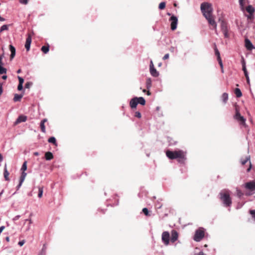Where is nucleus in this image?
<instances>
[{"instance_id": "obj_1", "label": "nucleus", "mask_w": 255, "mask_h": 255, "mask_svg": "<svg viewBox=\"0 0 255 255\" xmlns=\"http://www.w3.org/2000/svg\"><path fill=\"white\" fill-rule=\"evenodd\" d=\"M201 10L204 16L207 20L210 25H212L215 29L217 28V24L212 15L213 8L211 3L204 2L201 4Z\"/></svg>"}, {"instance_id": "obj_2", "label": "nucleus", "mask_w": 255, "mask_h": 255, "mask_svg": "<svg viewBox=\"0 0 255 255\" xmlns=\"http://www.w3.org/2000/svg\"><path fill=\"white\" fill-rule=\"evenodd\" d=\"M166 156L171 159L178 158L179 162L183 163L185 160V154L182 150L172 151L167 150L166 152Z\"/></svg>"}, {"instance_id": "obj_3", "label": "nucleus", "mask_w": 255, "mask_h": 255, "mask_svg": "<svg viewBox=\"0 0 255 255\" xmlns=\"http://www.w3.org/2000/svg\"><path fill=\"white\" fill-rule=\"evenodd\" d=\"M219 195L220 198L225 206L230 207L231 206L232 202L230 195V191L223 190L220 192Z\"/></svg>"}, {"instance_id": "obj_4", "label": "nucleus", "mask_w": 255, "mask_h": 255, "mask_svg": "<svg viewBox=\"0 0 255 255\" xmlns=\"http://www.w3.org/2000/svg\"><path fill=\"white\" fill-rule=\"evenodd\" d=\"M204 237V231L202 229H199L195 232L194 237V241L200 242Z\"/></svg>"}, {"instance_id": "obj_5", "label": "nucleus", "mask_w": 255, "mask_h": 255, "mask_svg": "<svg viewBox=\"0 0 255 255\" xmlns=\"http://www.w3.org/2000/svg\"><path fill=\"white\" fill-rule=\"evenodd\" d=\"M236 113L235 115V119L237 120L238 121L240 122V124L242 125H246V119L244 118L243 116H242L239 112V111L238 110L237 108H236Z\"/></svg>"}, {"instance_id": "obj_6", "label": "nucleus", "mask_w": 255, "mask_h": 255, "mask_svg": "<svg viewBox=\"0 0 255 255\" xmlns=\"http://www.w3.org/2000/svg\"><path fill=\"white\" fill-rule=\"evenodd\" d=\"M170 235L168 232L164 231L162 234V241L165 246H168L169 244Z\"/></svg>"}, {"instance_id": "obj_7", "label": "nucleus", "mask_w": 255, "mask_h": 255, "mask_svg": "<svg viewBox=\"0 0 255 255\" xmlns=\"http://www.w3.org/2000/svg\"><path fill=\"white\" fill-rule=\"evenodd\" d=\"M171 21V29L172 30H174L177 28L178 19L177 17L174 15H172L170 18Z\"/></svg>"}, {"instance_id": "obj_8", "label": "nucleus", "mask_w": 255, "mask_h": 255, "mask_svg": "<svg viewBox=\"0 0 255 255\" xmlns=\"http://www.w3.org/2000/svg\"><path fill=\"white\" fill-rule=\"evenodd\" d=\"M221 30L224 35L225 37L228 38L229 35L228 34V28L227 23L224 21L221 23Z\"/></svg>"}, {"instance_id": "obj_9", "label": "nucleus", "mask_w": 255, "mask_h": 255, "mask_svg": "<svg viewBox=\"0 0 255 255\" xmlns=\"http://www.w3.org/2000/svg\"><path fill=\"white\" fill-rule=\"evenodd\" d=\"M26 175H27V173L26 172H25V171H22V172L21 173V174L20 175V177L19 184L16 186V190H19V189L21 186L23 181L25 180V177L26 176Z\"/></svg>"}, {"instance_id": "obj_10", "label": "nucleus", "mask_w": 255, "mask_h": 255, "mask_svg": "<svg viewBox=\"0 0 255 255\" xmlns=\"http://www.w3.org/2000/svg\"><path fill=\"white\" fill-rule=\"evenodd\" d=\"M250 158H251V157L250 155H249V156H247L245 159H241V164L242 165H245L248 161H250ZM252 167V165L251 161H250V165H249V168L247 169V171L248 172H249L251 171Z\"/></svg>"}, {"instance_id": "obj_11", "label": "nucleus", "mask_w": 255, "mask_h": 255, "mask_svg": "<svg viewBox=\"0 0 255 255\" xmlns=\"http://www.w3.org/2000/svg\"><path fill=\"white\" fill-rule=\"evenodd\" d=\"M31 41H32L31 36L30 35V34H28L27 35V37L26 38V42L25 44V47L27 51H29L30 49Z\"/></svg>"}, {"instance_id": "obj_12", "label": "nucleus", "mask_w": 255, "mask_h": 255, "mask_svg": "<svg viewBox=\"0 0 255 255\" xmlns=\"http://www.w3.org/2000/svg\"><path fill=\"white\" fill-rule=\"evenodd\" d=\"M245 188L251 190H255V181H252L246 183Z\"/></svg>"}, {"instance_id": "obj_13", "label": "nucleus", "mask_w": 255, "mask_h": 255, "mask_svg": "<svg viewBox=\"0 0 255 255\" xmlns=\"http://www.w3.org/2000/svg\"><path fill=\"white\" fill-rule=\"evenodd\" d=\"M245 46L246 48L249 50H251L254 48V45L251 41L248 38L245 39Z\"/></svg>"}, {"instance_id": "obj_14", "label": "nucleus", "mask_w": 255, "mask_h": 255, "mask_svg": "<svg viewBox=\"0 0 255 255\" xmlns=\"http://www.w3.org/2000/svg\"><path fill=\"white\" fill-rule=\"evenodd\" d=\"M178 237V233L175 230H172L171 232V237L170 239L171 242L174 243L177 240Z\"/></svg>"}, {"instance_id": "obj_15", "label": "nucleus", "mask_w": 255, "mask_h": 255, "mask_svg": "<svg viewBox=\"0 0 255 255\" xmlns=\"http://www.w3.org/2000/svg\"><path fill=\"white\" fill-rule=\"evenodd\" d=\"M27 120V117L23 115L19 116L15 122V124H18L21 122H24Z\"/></svg>"}, {"instance_id": "obj_16", "label": "nucleus", "mask_w": 255, "mask_h": 255, "mask_svg": "<svg viewBox=\"0 0 255 255\" xmlns=\"http://www.w3.org/2000/svg\"><path fill=\"white\" fill-rule=\"evenodd\" d=\"M215 55L217 56V60L219 62L220 66H221V67L223 68V63L220 57V52L216 47L215 48Z\"/></svg>"}, {"instance_id": "obj_17", "label": "nucleus", "mask_w": 255, "mask_h": 255, "mask_svg": "<svg viewBox=\"0 0 255 255\" xmlns=\"http://www.w3.org/2000/svg\"><path fill=\"white\" fill-rule=\"evenodd\" d=\"M137 104V97L132 98L130 101V106L132 109L135 108Z\"/></svg>"}, {"instance_id": "obj_18", "label": "nucleus", "mask_w": 255, "mask_h": 255, "mask_svg": "<svg viewBox=\"0 0 255 255\" xmlns=\"http://www.w3.org/2000/svg\"><path fill=\"white\" fill-rule=\"evenodd\" d=\"M9 50L11 52L10 60H12L15 55V48L12 45H9Z\"/></svg>"}, {"instance_id": "obj_19", "label": "nucleus", "mask_w": 255, "mask_h": 255, "mask_svg": "<svg viewBox=\"0 0 255 255\" xmlns=\"http://www.w3.org/2000/svg\"><path fill=\"white\" fill-rule=\"evenodd\" d=\"M149 70L150 73L152 76L154 77H157L158 76L159 73L157 71L155 68H149Z\"/></svg>"}, {"instance_id": "obj_20", "label": "nucleus", "mask_w": 255, "mask_h": 255, "mask_svg": "<svg viewBox=\"0 0 255 255\" xmlns=\"http://www.w3.org/2000/svg\"><path fill=\"white\" fill-rule=\"evenodd\" d=\"M9 174V173L6 168V165H5L4 168L3 176H4V178L6 181H9V178H8Z\"/></svg>"}, {"instance_id": "obj_21", "label": "nucleus", "mask_w": 255, "mask_h": 255, "mask_svg": "<svg viewBox=\"0 0 255 255\" xmlns=\"http://www.w3.org/2000/svg\"><path fill=\"white\" fill-rule=\"evenodd\" d=\"M45 157L47 160H50L53 158V155L51 152H47L45 154Z\"/></svg>"}, {"instance_id": "obj_22", "label": "nucleus", "mask_w": 255, "mask_h": 255, "mask_svg": "<svg viewBox=\"0 0 255 255\" xmlns=\"http://www.w3.org/2000/svg\"><path fill=\"white\" fill-rule=\"evenodd\" d=\"M246 10L249 14L252 15L255 12V9L252 5H249L247 7Z\"/></svg>"}, {"instance_id": "obj_23", "label": "nucleus", "mask_w": 255, "mask_h": 255, "mask_svg": "<svg viewBox=\"0 0 255 255\" xmlns=\"http://www.w3.org/2000/svg\"><path fill=\"white\" fill-rule=\"evenodd\" d=\"M222 100L224 104H226L228 100V94L227 93H224L222 96Z\"/></svg>"}, {"instance_id": "obj_24", "label": "nucleus", "mask_w": 255, "mask_h": 255, "mask_svg": "<svg viewBox=\"0 0 255 255\" xmlns=\"http://www.w3.org/2000/svg\"><path fill=\"white\" fill-rule=\"evenodd\" d=\"M137 100L138 104L141 105H144L145 104V100L143 97H137Z\"/></svg>"}, {"instance_id": "obj_25", "label": "nucleus", "mask_w": 255, "mask_h": 255, "mask_svg": "<svg viewBox=\"0 0 255 255\" xmlns=\"http://www.w3.org/2000/svg\"><path fill=\"white\" fill-rule=\"evenodd\" d=\"M22 97H23L22 95H18V94H15L14 95L13 101L14 102L19 101H20V100L21 99Z\"/></svg>"}, {"instance_id": "obj_26", "label": "nucleus", "mask_w": 255, "mask_h": 255, "mask_svg": "<svg viewBox=\"0 0 255 255\" xmlns=\"http://www.w3.org/2000/svg\"><path fill=\"white\" fill-rule=\"evenodd\" d=\"M235 94H236V97L238 98H240L242 96V92H241V90H240V89H239V88L235 89Z\"/></svg>"}, {"instance_id": "obj_27", "label": "nucleus", "mask_w": 255, "mask_h": 255, "mask_svg": "<svg viewBox=\"0 0 255 255\" xmlns=\"http://www.w3.org/2000/svg\"><path fill=\"white\" fill-rule=\"evenodd\" d=\"M151 80L150 78H148L146 81V87L147 89H149L151 87Z\"/></svg>"}, {"instance_id": "obj_28", "label": "nucleus", "mask_w": 255, "mask_h": 255, "mask_svg": "<svg viewBox=\"0 0 255 255\" xmlns=\"http://www.w3.org/2000/svg\"><path fill=\"white\" fill-rule=\"evenodd\" d=\"M49 46H43L41 48V50L44 53H47L49 51Z\"/></svg>"}, {"instance_id": "obj_29", "label": "nucleus", "mask_w": 255, "mask_h": 255, "mask_svg": "<svg viewBox=\"0 0 255 255\" xmlns=\"http://www.w3.org/2000/svg\"><path fill=\"white\" fill-rule=\"evenodd\" d=\"M48 142H50V143H52L53 144H54L55 145H56V138L52 136V137H50L48 140Z\"/></svg>"}, {"instance_id": "obj_30", "label": "nucleus", "mask_w": 255, "mask_h": 255, "mask_svg": "<svg viewBox=\"0 0 255 255\" xmlns=\"http://www.w3.org/2000/svg\"><path fill=\"white\" fill-rule=\"evenodd\" d=\"M43 194V187H38V196L39 198H41Z\"/></svg>"}, {"instance_id": "obj_31", "label": "nucleus", "mask_w": 255, "mask_h": 255, "mask_svg": "<svg viewBox=\"0 0 255 255\" xmlns=\"http://www.w3.org/2000/svg\"><path fill=\"white\" fill-rule=\"evenodd\" d=\"M8 30V25L4 24L1 26L0 28V32H1L4 30Z\"/></svg>"}, {"instance_id": "obj_32", "label": "nucleus", "mask_w": 255, "mask_h": 255, "mask_svg": "<svg viewBox=\"0 0 255 255\" xmlns=\"http://www.w3.org/2000/svg\"><path fill=\"white\" fill-rule=\"evenodd\" d=\"M7 70L2 66L0 67V74H6Z\"/></svg>"}, {"instance_id": "obj_33", "label": "nucleus", "mask_w": 255, "mask_h": 255, "mask_svg": "<svg viewBox=\"0 0 255 255\" xmlns=\"http://www.w3.org/2000/svg\"><path fill=\"white\" fill-rule=\"evenodd\" d=\"M27 169V162L25 161L23 162L22 167L21 168V170L25 171Z\"/></svg>"}, {"instance_id": "obj_34", "label": "nucleus", "mask_w": 255, "mask_h": 255, "mask_svg": "<svg viewBox=\"0 0 255 255\" xmlns=\"http://www.w3.org/2000/svg\"><path fill=\"white\" fill-rule=\"evenodd\" d=\"M40 128H41L42 132L45 133L46 131V130H45V127L44 124L43 122H40Z\"/></svg>"}, {"instance_id": "obj_35", "label": "nucleus", "mask_w": 255, "mask_h": 255, "mask_svg": "<svg viewBox=\"0 0 255 255\" xmlns=\"http://www.w3.org/2000/svg\"><path fill=\"white\" fill-rule=\"evenodd\" d=\"M237 195L238 197L241 198L243 195V193L240 189H237Z\"/></svg>"}, {"instance_id": "obj_36", "label": "nucleus", "mask_w": 255, "mask_h": 255, "mask_svg": "<svg viewBox=\"0 0 255 255\" xmlns=\"http://www.w3.org/2000/svg\"><path fill=\"white\" fill-rule=\"evenodd\" d=\"M165 2H161L159 3V8L160 9H163L165 8Z\"/></svg>"}, {"instance_id": "obj_37", "label": "nucleus", "mask_w": 255, "mask_h": 255, "mask_svg": "<svg viewBox=\"0 0 255 255\" xmlns=\"http://www.w3.org/2000/svg\"><path fill=\"white\" fill-rule=\"evenodd\" d=\"M243 70L244 71L245 76H246L247 75H249L245 63H244L243 65Z\"/></svg>"}, {"instance_id": "obj_38", "label": "nucleus", "mask_w": 255, "mask_h": 255, "mask_svg": "<svg viewBox=\"0 0 255 255\" xmlns=\"http://www.w3.org/2000/svg\"><path fill=\"white\" fill-rule=\"evenodd\" d=\"M32 85V82H27L26 83V84L25 85V88L29 89V88H30L31 87Z\"/></svg>"}, {"instance_id": "obj_39", "label": "nucleus", "mask_w": 255, "mask_h": 255, "mask_svg": "<svg viewBox=\"0 0 255 255\" xmlns=\"http://www.w3.org/2000/svg\"><path fill=\"white\" fill-rule=\"evenodd\" d=\"M142 212H143V213L145 215H148V209H147L146 208H144L142 209Z\"/></svg>"}, {"instance_id": "obj_40", "label": "nucleus", "mask_w": 255, "mask_h": 255, "mask_svg": "<svg viewBox=\"0 0 255 255\" xmlns=\"http://www.w3.org/2000/svg\"><path fill=\"white\" fill-rule=\"evenodd\" d=\"M18 81H19V84H23V82H24V79L20 77V76H18Z\"/></svg>"}, {"instance_id": "obj_41", "label": "nucleus", "mask_w": 255, "mask_h": 255, "mask_svg": "<svg viewBox=\"0 0 255 255\" xmlns=\"http://www.w3.org/2000/svg\"><path fill=\"white\" fill-rule=\"evenodd\" d=\"M19 1L20 3L23 4H26L28 3V0H19Z\"/></svg>"}, {"instance_id": "obj_42", "label": "nucleus", "mask_w": 255, "mask_h": 255, "mask_svg": "<svg viewBox=\"0 0 255 255\" xmlns=\"http://www.w3.org/2000/svg\"><path fill=\"white\" fill-rule=\"evenodd\" d=\"M23 89V84H18L17 86V90L19 91L22 90Z\"/></svg>"}, {"instance_id": "obj_43", "label": "nucleus", "mask_w": 255, "mask_h": 255, "mask_svg": "<svg viewBox=\"0 0 255 255\" xmlns=\"http://www.w3.org/2000/svg\"><path fill=\"white\" fill-rule=\"evenodd\" d=\"M135 116L138 118H140L141 117V114L139 112H136L135 113Z\"/></svg>"}, {"instance_id": "obj_44", "label": "nucleus", "mask_w": 255, "mask_h": 255, "mask_svg": "<svg viewBox=\"0 0 255 255\" xmlns=\"http://www.w3.org/2000/svg\"><path fill=\"white\" fill-rule=\"evenodd\" d=\"M2 85L3 84L0 82V96L1 95L3 92Z\"/></svg>"}, {"instance_id": "obj_45", "label": "nucleus", "mask_w": 255, "mask_h": 255, "mask_svg": "<svg viewBox=\"0 0 255 255\" xmlns=\"http://www.w3.org/2000/svg\"><path fill=\"white\" fill-rule=\"evenodd\" d=\"M25 240H23L21 241H19L18 243V245H19L20 247L22 246L25 243Z\"/></svg>"}, {"instance_id": "obj_46", "label": "nucleus", "mask_w": 255, "mask_h": 255, "mask_svg": "<svg viewBox=\"0 0 255 255\" xmlns=\"http://www.w3.org/2000/svg\"><path fill=\"white\" fill-rule=\"evenodd\" d=\"M250 214L252 215L253 217L255 218V210H250Z\"/></svg>"}, {"instance_id": "obj_47", "label": "nucleus", "mask_w": 255, "mask_h": 255, "mask_svg": "<svg viewBox=\"0 0 255 255\" xmlns=\"http://www.w3.org/2000/svg\"><path fill=\"white\" fill-rule=\"evenodd\" d=\"M169 55L168 53L166 54L163 57V60H166L169 58Z\"/></svg>"}, {"instance_id": "obj_48", "label": "nucleus", "mask_w": 255, "mask_h": 255, "mask_svg": "<svg viewBox=\"0 0 255 255\" xmlns=\"http://www.w3.org/2000/svg\"><path fill=\"white\" fill-rule=\"evenodd\" d=\"M20 217V215H17L16 216H15L13 219V221H16L18 219H19V218Z\"/></svg>"}, {"instance_id": "obj_49", "label": "nucleus", "mask_w": 255, "mask_h": 255, "mask_svg": "<svg viewBox=\"0 0 255 255\" xmlns=\"http://www.w3.org/2000/svg\"><path fill=\"white\" fill-rule=\"evenodd\" d=\"M154 68V65H153V62L152 60H151L150 62V65H149V68Z\"/></svg>"}, {"instance_id": "obj_50", "label": "nucleus", "mask_w": 255, "mask_h": 255, "mask_svg": "<svg viewBox=\"0 0 255 255\" xmlns=\"http://www.w3.org/2000/svg\"><path fill=\"white\" fill-rule=\"evenodd\" d=\"M5 227L4 226H2L0 227V234L1 233L2 231L4 229Z\"/></svg>"}, {"instance_id": "obj_51", "label": "nucleus", "mask_w": 255, "mask_h": 255, "mask_svg": "<svg viewBox=\"0 0 255 255\" xmlns=\"http://www.w3.org/2000/svg\"><path fill=\"white\" fill-rule=\"evenodd\" d=\"M246 78V79H247V83L248 84H250V79H249V75H247L246 76H245Z\"/></svg>"}, {"instance_id": "obj_52", "label": "nucleus", "mask_w": 255, "mask_h": 255, "mask_svg": "<svg viewBox=\"0 0 255 255\" xmlns=\"http://www.w3.org/2000/svg\"><path fill=\"white\" fill-rule=\"evenodd\" d=\"M3 62H2V57L0 56V66H2V65H3Z\"/></svg>"}, {"instance_id": "obj_53", "label": "nucleus", "mask_w": 255, "mask_h": 255, "mask_svg": "<svg viewBox=\"0 0 255 255\" xmlns=\"http://www.w3.org/2000/svg\"><path fill=\"white\" fill-rule=\"evenodd\" d=\"M247 17L248 19H252L253 18V14L252 15L251 14H249V15L247 16Z\"/></svg>"}, {"instance_id": "obj_54", "label": "nucleus", "mask_w": 255, "mask_h": 255, "mask_svg": "<svg viewBox=\"0 0 255 255\" xmlns=\"http://www.w3.org/2000/svg\"><path fill=\"white\" fill-rule=\"evenodd\" d=\"M1 78H2V79L5 80L7 78V76L5 75H3Z\"/></svg>"}, {"instance_id": "obj_55", "label": "nucleus", "mask_w": 255, "mask_h": 255, "mask_svg": "<svg viewBox=\"0 0 255 255\" xmlns=\"http://www.w3.org/2000/svg\"><path fill=\"white\" fill-rule=\"evenodd\" d=\"M5 240L6 242H9V237H6L5 238Z\"/></svg>"}, {"instance_id": "obj_56", "label": "nucleus", "mask_w": 255, "mask_h": 255, "mask_svg": "<svg viewBox=\"0 0 255 255\" xmlns=\"http://www.w3.org/2000/svg\"><path fill=\"white\" fill-rule=\"evenodd\" d=\"M5 20V19L2 17H1V16L0 15V21H3Z\"/></svg>"}, {"instance_id": "obj_57", "label": "nucleus", "mask_w": 255, "mask_h": 255, "mask_svg": "<svg viewBox=\"0 0 255 255\" xmlns=\"http://www.w3.org/2000/svg\"><path fill=\"white\" fill-rule=\"evenodd\" d=\"M47 122V119H44L43 120H42L41 122H43L44 124Z\"/></svg>"}, {"instance_id": "obj_58", "label": "nucleus", "mask_w": 255, "mask_h": 255, "mask_svg": "<svg viewBox=\"0 0 255 255\" xmlns=\"http://www.w3.org/2000/svg\"><path fill=\"white\" fill-rule=\"evenodd\" d=\"M198 255H205L204 254V253L203 252H200L199 253Z\"/></svg>"}, {"instance_id": "obj_59", "label": "nucleus", "mask_w": 255, "mask_h": 255, "mask_svg": "<svg viewBox=\"0 0 255 255\" xmlns=\"http://www.w3.org/2000/svg\"><path fill=\"white\" fill-rule=\"evenodd\" d=\"M2 160V156L1 154L0 153V162H1Z\"/></svg>"}, {"instance_id": "obj_60", "label": "nucleus", "mask_w": 255, "mask_h": 255, "mask_svg": "<svg viewBox=\"0 0 255 255\" xmlns=\"http://www.w3.org/2000/svg\"><path fill=\"white\" fill-rule=\"evenodd\" d=\"M26 221H28L29 222V224H32V220L31 219H27Z\"/></svg>"}, {"instance_id": "obj_61", "label": "nucleus", "mask_w": 255, "mask_h": 255, "mask_svg": "<svg viewBox=\"0 0 255 255\" xmlns=\"http://www.w3.org/2000/svg\"><path fill=\"white\" fill-rule=\"evenodd\" d=\"M34 155H35V156H37L39 155V153L38 152H35L34 153Z\"/></svg>"}, {"instance_id": "obj_62", "label": "nucleus", "mask_w": 255, "mask_h": 255, "mask_svg": "<svg viewBox=\"0 0 255 255\" xmlns=\"http://www.w3.org/2000/svg\"><path fill=\"white\" fill-rule=\"evenodd\" d=\"M239 3L241 5L243 4V0H239Z\"/></svg>"}, {"instance_id": "obj_63", "label": "nucleus", "mask_w": 255, "mask_h": 255, "mask_svg": "<svg viewBox=\"0 0 255 255\" xmlns=\"http://www.w3.org/2000/svg\"><path fill=\"white\" fill-rule=\"evenodd\" d=\"M20 72H21V70L19 69V70H17V73H20Z\"/></svg>"}, {"instance_id": "obj_64", "label": "nucleus", "mask_w": 255, "mask_h": 255, "mask_svg": "<svg viewBox=\"0 0 255 255\" xmlns=\"http://www.w3.org/2000/svg\"><path fill=\"white\" fill-rule=\"evenodd\" d=\"M3 192V190H2L1 192L0 193V196L2 194Z\"/></svg>"}]
</instances>
